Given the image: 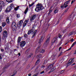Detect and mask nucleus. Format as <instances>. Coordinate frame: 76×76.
Here are the masks:
<instances>
[{
  "mask_svg": "<svg viewBox=\"0 0 76 76\" xmlns=\"http://www.w3.org/2000/svg\"><path fill=\"white\" fill-rule=\"evenodd\" d=\"M44 9V7L41 4L39 3L37 5V7L35 8V10L36 12H39L40 10H42Z\"/></svg>",
  "mask_w": 76,
  "mask_h": 76,
  "instance_id": "obj_1",
  "label": "nucleus"
},
{
  "mask_svg": "<svg viewBox=\"0 0 76 76\" xmlns=\"http://www.w3.org/2000/svg\"><path fill=\"white\" fill-rule=\"evenodd\" d=\"M37 32V30H35L34 27H33L32 28L31 30H29L28 31L27 34L28 35H29L30 34H32L33 36L32 38H34V37H35V34H36Z\"/></svg>",
  "mask_w": 76,
  "mask_h": 76,
  "instance_id": "obj_2",
  "label": "nucleus"
},
{
  "mask_svg": "<svg viewBox=\"0 0 76 76\" xmlns=\"http://www.w3.org/2000/svg\"><path fill=\"white\" fill-rule=\"evenodd\" d=\"M20 47L21 48H23V47L25 45V44H26V42L25 41H22L20 42Z\"/></svg>",
  "mask_w": 76,
  "mask_h": 76,
  "instance_id": "obj_3",
  "label": "nucleus"
},
{
  "mask_svg": "<svg viewBox=\"0 0 76 76\" xmlns=\"http://www.w3.org/2000/svg\"><path fill=\"white\" fill-rule=\"evenodd\" d=\"M50 35H48L47 37V38H48L47 39L46 41V42L45 43V45H47L49 43V42H50Z\"/></svg>",
  "mask_w": 76,
  "mask_h": 76,
  "instance_id": "obj_4",
  "label": "nucleus"
},
{
  "mask_svg": "<svg viewBox=\"0 0 76 76\" xmlns=\"http://www.w3.org/2000/svg\"><path fill=\"white\" fill-rule=\"evenodd\" d=\"M53 67V65L50 64L48 66H47V68L46 69V70L48 71L49 70H50L51 68H52Z\"/></svg>",
  "mask_w": 76,
  "mask_h": 76,
  "instance_id": "obj_5",
  "label": "nucleus"
},
{
  "mask_svg": "<svg viewBox=\"0 0 76 76\" xmlns=\"http://www.w3.org/2000/svg\"><path fill=\"white\" fill-rule=\"evenodd\" d=\"M36 17H37V15H32V16H31L30 18V21H32V20H34L36 18Z\"/></svg>",
  "mask_w": 76,
  "mask_h": 76,
  "instance_id": "obj_6",
  "label": "nucleus"
},
{
  "mask_svg": "<svg viewBox=\"0 0 76 76\" xmlns=\"http://www.w3.org/2000/svg\"><path fill=\"white\" fill-rule=\"evenodd\" d=\"M23 20H20L17 24L18 26H22V25L23 24Z\"/></svg>",
  "mask_w": 76,
  "mask_h": 76,
  "instance_id": "obj_7",
  "label": "nucleus"
},
{
  "mask_svg": "<svg viewBox=\"0 0 76 76\" xmlns=\"http://www.w3.org/2000/svg\"><path fill=\"white\" fill-rule=\"evenodd\" d=\"M3 35L4 38L5 37V38H6V37L7 36V32L6 30L4 31L3 32Z\"/></svg>",
  "mask_w": 76,
  "mask_h": 76,
  "instance_id": "obj_8",
  "label": "nucleus"
},
{
  "mask_svg": "<svg viewBox=\"0 0 76 76\" xmlns=\"http://www.w3.org/2000/svg\"><path fill=\"white\" fill-rule=\"evenodd\" d=\"M4 6V2L2 1H0V7H3Z\"/></svg>",
  "mask_w": 76,
  "mask_h": 76,
  "instance_id": "obj_9",
  "label": "nucleus"
},
{
  "mask_svg": "<svg viewBox=\"0 0 76 76\" xmlns=\"http://www.w3.org/2000/svg\"><path fill=\"white\" fill-rule=\"evenodd\" d=\"M11 8L10 6L8 7L5 11V12H9L11 10Z\"/></svg>",
  "mask_w": 76,
  "mask_h": 76,
  "instance_id": "obj_10",
  "label": "nucleus"
},
{
  "mask_svg": "<svg viewBox=\"0 0 76 76\" xmlns=\"http://www.w3.org/2000/svg\"><path fill=\"white\" fill-rule=\"evenodd\" d=\"M22 39V37H18V39L17 40V42H18V44L17 45H19V44L20 43V41H21V40Z\"/></svg>",
  "mask_w": 76,
  "mask_h": 76,
  "instance_id": "obj_11",
  "label": "nucleus"
},
{
  "mask_svg": "<svg viewBox=\"0 0 76 76\" xmlns=\"http://www.w3.org/2000/svg\"><path fill=\"white\" fill-rule=\"evenodd\" d=\"M16 22H13L12 23V28H16Z\"/></svg>",
  "mask_w": 76,
  "mask_h": 76,
  "instance_id": "obj_12",
  "label": "nucleus"
},
{
  "mask_svg": "<svg viewBox=\"0 0 76 76\" xmlns=\"http://www.w3.org/2000/svg\"><path fill=\"white\" fill-rule=\"evenodd\" d=\"M29 22V20H26L24 22V23L23 24V27H25V26L26 25L27 23H28Z\"/></svg>",
  "mask_w": 76,
  "mask_h": 76,
  "instance_id": "obj_13",
  "label": "nucleus"
},
{
  "mask_svg": "<svg viewBox=\"0 0 76 76\" xmlns=\"http://www.w3.org/2000/svg\"><path fill=\"white\" fill-rule=\"evenodd\" d=\"M57 38H54L52 40V44H53V43H54L57 41Z\"/></svg>",
  "mask_w": 76,
  "mask_h": 76,
  "instance_id": "obj_14",
  "label": "nucleus"
},
{
  "mask_svg": "<svg viewBox=\"0 0 76 76\" xmlns=\"http://www.w3.org/2000/svg\"><path fill=\"white\" fill-rule=\"evenodd\" d=\"M74 61H75L74 60L73 58L70 59V60H69V62L71 63V64L72 63H73Z\"/></svg>",
  "mask_w": 76,
  "mask_h": 76,
  "instance_id": "obj_15",
  "label": "nucleus"
},
{
  "mask_svg": "<svg viewBox=\"0 0 76 76\" xmlns=\"http://www.w3.org/2000/svg\"><path fill=\"white\" fill-rule=\"evenodd\" d=\"M64 70H63L61 71H60L58 72V76H59V75H61V74H62V73H64Z\"/></svg>",
  "mask_w": 76,
  "mask_h": 76,
  "instance_id": "obj_16",
  "label": "nucleus"
},
{
  "mask_svg": "<svg viewBox=\"0 0 76 76\" xmlns=\"http://www.w3.org/2000/svg\"><path fill=\"white\" fill-rule=\"evenodd\" d=\"M6 21L7 23H9L10 20H9V17H7L6 18Z\"/></svg>",
  "mask_w": 76,
  "mask_h": 76,
  "instance_id": "obj_17",
  "label": "nucleus"
},
{
  "mask_svg": "<svg viewBox=\"0 0 76 76\" xmlns=\"http://www.w3.org/2000/svg\"><path fill=\"white\" fill-rule=\"evenodd\" d=\"M41 44H39V45L38 46V47L37 48V49L36 51V52L37 51H38V50H39V48H41Z\"/></svg>",
  "mask_w": 76,
  "mask_h": 76,
  "instance_id": "obj_18",
  "label": "nucleus"
},
{
  "mask_svg": "<svg viewBox=\"0 0 76 76\" xmlns=\"http://www.w3.org/2000/svg\"><path fill=\"white\" fill-rule=\"evenodd\" d=\"M28 11V7H27L26 8V9L25 10L24 12V13L25 14V15H26V14Z\"/></svg>",
  "mask_w": 76,
  "mask_h": 76,
  "instance_id": "obj_19",
  "label": "nucleus"
},
{
  "mask_svg": "<svg viewBox=\"0 0 76 76\" xmlns=\"http://www.w3.org/2000/svg\"><path fill=\"white\" fill-rule=\"evenodd\" d=\"M9 7H11V9H13V8H14V7H15V6H14V4H13V3L11 4L10 5Z\"/></svg>",
  "mask_w": 76,
  "mask_h": 76,
  "instance_id": "obj_20",
  "label": "nucleus"
},
{
  "mask_svg": "<svg viewBox=\"0 0 76 76\" xmlns=\"http://www.w3.org/2000/svg\"><path fill=\"white\" fill-rule=\"evenodd\" d=\"M39 51L40 53H44L45 52V50L42 49H41V50H39Z\"/></svg>",
  "mask_w": 76,
  "mask_h": 76,
  "instance_id": "obj_21",
  "label": "nucleus"
},
{
  "mask_svg": "<svg viewBox=\"0 0 76 76\" xmlns=\"http://www.w3.org/2000/svg\"><path fill=\"white\" fill-rule=\"evenodd\" d=\"M68 6V4H66V3L65 2L64 4V8H66Z\"/></svg>",
  "mask_w": 76,
  "mask_h": 76,
  "instance_id": "obj_22",
  "label": "nucleus"
},
{
  "mask_svg": "<svg viewBox=\"0 0 76 76\" xmlns=\"http://www.w3.org/2000/svg\"><path fill=\"white\" fill-rule=\"evenodd\" d=\"M6 25V23L5 22H4L2 23V26L3 27L5 26Z\"/></svg>",
  "mask_w": 76,
  "mask_h": 76,
  "instance_id": "obj_23",
  "label": "nucleus"
},
{
  "mask_svg": "<svg viewBox=\"0 0 76 76\" xmlns=\"http://www.w3.org/2000/svg\"><path fill=\"white\" fill-rule=\"evenodd\" d=\"M42 38H41L39 40V44H40V43H41V42H42V41L44 40L43 38L42 39H41Z\"/></svg>",
  "mask_w": 76,
  "mask_h": 76,
  "instance_id": "obj_24",
  "label": "nucleus"
},
{
  "mask_svg": "<svg viewBox=\"0 0 76 76\" xmlns=\"http://www.w3.org/2000/svg\"><path fill=\"white\" fill-rule=\"evenodd\" d=\"M58 12V11L57 9H55L54 10V13H57Z\"/></svg>",
  "mask_w": 76,
  "mask_h": 76,
  "instance_id": "obj_25",
  "label": "nucleus"
},
{
  "mask_svg": "<svg viewBox=\"0 0 76 76\" xmlns=\"http://www.w3.org/2000/svg\"><path fill=\"white\" fill-rule=\"evenodd\" d=\"M55 69H56V67H54L53 69H52V71H51L50 72H49L48 73L49 74H50V73H51V72H53V71H54V70H55Z\"/></svg>",
  "mask_w": 76,
  "mask_h": 76,
  "instance_id": "obj_26",
  "label": "nucleus"
},
{
  "mask_svg": "<svg viewBox=\"0 0 76 76\" xmlns=\"http://www.w3.org/2000/svg\"><path fill=\"white\" fill-rule=\"evenodd\" d=\"M19 7H17L16 8H14V10H15V11H16L17 10H18V9H19Z\"/></svg>",
  "mask_w": 76,
  "mask_h": 76,
  "instance_id": "obj_27",
  "label": "nucleus"
},
{
  "mask_svg": "<svg viewBox=\"0 0 76 76\" xmlns=\"http://www.w3.org/2000/svg\"><path fill=\"white\" fill-rule=\"evenodd\" d=\"M76 44V41L72 45L71 47H73Z\"/></svg>",
  "mask_w": 76,
  "mask_h": 76,
  "instance_id": "obj_28",
  "label": "nucleus"
},
{
  "mask_svg": "<svg viewBox=\"0 0 76 76\" xmlns=\"http://www.w3.org/2000/svg\"><path fill=\"white\" fill-rule=\"evenodd\" d=\"M71 64H72L70 62H69H69H68V64H67V66H69Z\"/></svg>",
  "mask_w": 76,
  "mask_h": 76,
  "instance_id": "obj_29",
  "label": "nucleus"
},
{
  "mask_svg": "<svg viewBox=\"0 0 76 76\" xmlns=\"http://www.w3.org/2000/svg\"><path fill=\"white\" fill-rule=\"evenodd\" d=\"M70 7H68V8L66 9L65 11V12L66 13L67 12V11L69 10V9Z\"/></svg>",
  "mask_w": 76,
  "mask_h": 76,
  "instance_id": "obj_30",
  "label": "nucleus"
},
{
  "mask_svg": "<svg viewBox=\"0 0 76 76\" xmlns=\"http://www.w3.org/2000/svg\"><path fill=\"white\" fill-rule=\"evenodd\" d=\"M70 0H69L68 1H67L65 2V3H66V4H69V3H70Z\"/></svg>",
  "mask_w": 76,
  "mask_h": 76,
  "instance_id": "obj_31",
  "label": "nucleus"
},
{
  "mask_svg": "<svg viewBox=\"0 0 76 76\" xmlns=\"http://www.w3.org/2000/svg\"><path fill=\"white\" fill-rule=\"evenodd\" d=\"M73 32H71L68 35L69 36H70L71 35H73Z\"/></svg>",
  "mask_w": 76,
  "mask_h": 76,
  "instance_id": "obj_32",
  "label": "nucleus"
},
{
  "mask_svg": "<svg viewBox=\"0 0 76 76\" xmlns=\"http://www.w3.org/2000/svg\"><path fill=\"white\" fill-rule=\"evenodd\" d=\"M38 74H39V73H37L35 75H33L32 76H38Z\"/></svg>",
  "mask_w": 76,
  "mask_h": 76,
  "instance_id": "obj_33",
  "label": "nucleus"
},
{
  "mask_svg": "<svg viewBox=\"0 0 76 76\" xmlns=\"http://www.w3.org/2000/svg\"><path fill=\"white\" fill-rule=\"evenodd\" d=\"M39 63V60H37L36 63L35 64H38Z\"/></svg>",
  "mask_w": 76,
  "mask_h": 76,
  "instance_id": "obj_34",
  "label": "nucleus"
},
{
  "mask_svg": "<svg viewBox=\"0 0 76 76\" xmlns=\"http://www.w3.org/2000/svg\"><path fill=\"white\" fill-rule=\"evenodd\" d=\"M24 36L25 38H27L28 37V35L26 34H25Z\"/></svg>",
  "mask_w": 76,
  "mask_h": 76,
  "instance_id": "obj_35",
  "label": "nucleus"
},
{
  "mask_svg": "<svg viewBox=\"0 0 76 76\" xmlns=\"http://www.w3.org/2000/svg\"><path fill=\"white\" fill-rule=\"evenodd\" d=\"M1 31H2V27L1 26H0V32H1Z\"/></svg>",
  "mask_w": 76,
  "mask_h": 76,
  "instance_id": "obj_36",
  "label": "nucleus"
},
{
  "mask_svg": "<svg viewBox=\"0 0 76 76\" xmlns=\"http://www.w3.org/2000/svg\"><path fill=\"white\" fill-rule=\"evenodd\" d=\"M29 49H28L26 51V52H25V54H28V52H29Z\"/></svg>",
  "mask_w": 76,
  "mask_h": 76,
  "instance_id": "obj_37",
  "label": "nucleus"
},
{
  "mask_svg": "<svg viewBox=\"0 0 76 76\" xmlns=\"http://www.w3.org/2000/svg\"><path fill=\"white\" fill-rule=\"evenodd\" d=\"M3 19V16L1 15H0V20H1V19Z\"/></svg>",
  "mask_w": 76,
  "mask_h": 76,
  "instance_id": "obj_38",
  "label": "nucleus"
},
{
  "mask_svg": "<svg viewBox=\"0 0 76 76\" xmlns=\"http://www.w3.org/2000/svg\"><path fill=\"white\" fill-rule=\"evenodd\" d=\"M34 5V3H32V4H29V7H32V6H33Z\"/></svg>",
  "mask_w": 76,
  "mask_h": 76,
  "instance_id": "obj_39",
  "label": "nucleus"
},
{
  "mask_svg": "<svg viewBox=\"0 0 76 76\" xmlns=\"http://www.w3.org/2000/svg\"><path fill=\"white\" fill-rule=\"evenodd\" d=\"M32 55H33V54L32 53H31L30 54V55H29L28 56V57H29H29H31V56H32Z\"/></svg>",
  "mask_w": 76,
  "mask_h": 76,
  "instance_id": "obj_40",
  "label": "nucleus"
},
{
  "mask_svg": "<svg viewBox=\"0 0 76 76\" xmlns=\"http://www.w3.org/2000/svg\"><path fill=\"white\" fill-rule=\"evenodd\" d=\"M61 41H62V40H61V41H60V42L59 43V45H61V44H62V42Z\"/></svg>",
  "mask_w": 76,
  "mask_h": 76,
  "instance_id": "obj_41",
  "label": "nucleus"
},
{
  "mask_svg": "<svg viewBox=\"0 0 76 76\" xmlns=\"http://www.w3.org/2000/svg\"><path fill=\"white\" fill-rule=\"evenodd\" d=\"M51 12H52V10H50L48 13V15H50L51 13Z\"/></svg>",
  "mask_w": 76,
  "mask_h": 76,
  "instance_id": "obj_42",
  "label": "nucleus"
},
{
  "mask_svg": "<svg viewBox=\"0 0 76 76\" xmlns=\"http://www.w3.org/2000/svg\"><path fill=\"white\" fill-rule=\"evenodd\" d=\"M1 45V37L0 35V47Z\"/></svg>",
  "mask_w": 76,
  "mask_h": 76,
  "instance_id": "obj_43",
  "label": "nucleus"
},
{
  "mask_svg": "<svg viewBox=\"0 0 76 76\" xmlns=\"http://www.w3.org/2000/svg\"><path fill=\"white\" fill-rule=\"evenodd\" d=\"M17 17L18 18H19V17H20V15L18 14H17Z\"/></svg>",
  "mask_w": 76,
  "mask_h": 76,
  "instance_id": "obj_44",
  "label": "nucleus"
},
{
  "mask_svg": "<svg viewBox=\"0 0 76 76\" xmlns=\"http://www.w3.org/2000/svg\"><path fill=\"white\" fill-rule=\"evenodd\" d=\"M47 63V60H45L44 62V64H46Z\"/></svg>",
  "mask_w": 76,
  "mask_h": 76,
  "instance_id": "obj_45",
  "label": "nucleus"
},
{
  "mask_svg": "<svg viewBox=\"0 0 76 76\" xmlns=\"http://www.w3.org/2000/svg\"><path fill=\"white\" fill-rule=\"evenodd\" d=\"M74 41V39H71V40L70 41V42H73Z\"/></svg>",
  "mask_w": 76,
  "mask_h": 76,
  "instance_id": "obj_46",
  "label": "nucleus"
},
{
  "mask_svg": "<svg viewBox=\"0 0 76 76\" xmlns=\"http://www.w3.org/2000/svg\"><path fill=\"white\" fill-rule=\"evenodd\" d=\"M58 36L60 38H61V35L60 34H59L58 35Z\"/></svg>",
  "mask_w": 76,
  "mask_h": 76,
  "instance_id": "obj_47",
  "label": "nucleus"
},
{
  "mask_svg": "<svg viewBox=\"0 0 76 76\" xmlns=\"http://www.w3.org/2000/svg\"><path fill=\"white\" fill-rule=\"evenodd\" d=\"M41 38H42V39H41L42 40L43 39H44V38H45V35H44V36H42V37H41Z\"/></svg>",
  "mask_w": 76,
  "mask_h": 76,
  "instance_id": "obj_48",
  "label": "nucleus"
},
{
  "mask_svg": "<svg viewBox=\"0 0 76 76\" xmlns=\"http://www.w3.org/2000/svg\"><path fill=\"white\" fill-rule=\"evenodd\" d=\"M75 0H72L71 1V4H72L74 2H75Z\"/></svg>",
  "mask_w": 76,
  "mask_h": 76,
  "instance_id": "obj_49",
  "label": "nucleus"
},
{
  "mask_svg": "<svg viewBox=\"0 0 76 76\" xmlns=\"http://www.w3.org/2000/svg\"><path fill=\"white\" fill-rule=\"evenodd\" d=\"M53 2V0H50L49 3H52Z\"/></svg>",
  "mask_w": 76,
  "mask_h": 76,
  "instance_id": "obj_50",
  "label": "nucleus"
},
{
  "mask_svg": "<svg viewBox=\"0 0 76 76\" xmlns=\"http://www.w3.org/2000/svg\"><path fill=\"white\" fill-rule=\"evenodd\" d=\"M41 56V54H39V55H37V58H39L40 57V56Z\"/></svg>",
  "mask_w": 76,
  "mask_h": 76,
  "instance_id": "obj_51",
  "label": "nucleus"
},
{
  "mask_svg": "<svg viewBox=\"0 0 76 76\" xmlns=\"http://www.w3.org/2000/svg\"><path fill=\"white\" fill-rule=\"evenodd\" d=\"M62 48V47H60V48H59V51H60V50Z\"/></svg>",
  "mask_w": 76,
  "mask_h": 76,
  "instance_id": "obj_52",
  "label": "nucleus"
},
{
  "mask_svg": "<svg viewBox=\"0 0 76 76\" xmlns=\"http://www.w3.org/2000/svg\"><path fill=\"white\" fill-rule=\"evenodd\" d=\"M3 7H0V12H1V10H2V8Z\"/></svg>",
  "mask_w": 76,
  "mask_h": 76,
  "instance_id": "obj_53",
  "label": "nucleus"
},
{
  "mask_svg": "<svg viewBox=\"0 0 76 76\" xmlns=\"http://www.w3.org/2000/svg\"><path fill=\"white\" fill-rule=\"evenodd\" d=\"M44 73V71H43L42 72H41L40 73V74H42V73Z\"/></svg>",
  "mask_w": 76,
  "mask_h": 76,
  "instance_id": "obj_54",
  "label": "nucleus"
},
{
  "mask_svg": "<svg viewBox=\"0 0 76 76\" xmlns=\"http://www.w3.org/2000/svg\"><path fill=\"white\" fill-rule=\"evenodd\" d=\"M55 6L56 7L57 6L58 4H57V3H56V4H55Z\"/></svg>",
  "mask_w": 76,
  "mask_h": 76,
  "instance_id": "obj_55",
  "label": "nucleus"
},
{
  "mask_svg": "<svg viewBox=\"0 0 76 76\" xmlns=\"http://www.w3.org/2000/svg\"><path fill=\"white\" fill-rule=\"evenodd\" d=\"M58 23H59V19H58V21H57L56 24L57 25V24H58Z\"/></svg>",
  "mask_w": 76,
  "mask_h": 76,
  "instance_id": "obj_56",
  "label": "nucleus"
},
{
  "mask_svg": "<svg viewBox=\"0 0 76 76\" xmlns=\"http://www.w3.org/2000/svg\"><path fill=\"white\" fill-rule=\"evenodd\" d=\"M0 54L1 53H0V60H1V59H2V58L1 57V56Z\"/></svg>",
  "mask_w": 76,
  "mask_h": 76,
  "instance_id": "obj_57",
  "label": "nucleus"
},
{
  "mask_svg": "<svg viewBox=\"0 0 76 76\" xmlns=\"http://www.w3.org/2000/svg\"><path fill=\"white\" fill-rule=\"evenodd\" d=\"M66 29H65V30H63V33H64V32H66Z\"/></svg>",
  "mask_w": 76,
  "mask_h": 76,
  "instance_id": "obj_58",
  "label": "nucleus"
},
{
  "mask_svg": "<svg viewBox=\"0 0 76 76\" xmlns=\"http://www.w3.org/2000/svg\"><path fill=\"white\" fill-rule=\"evenodd\" d=\"M72 46H71V47L68 50V51H69V50H71V49H72Z\"/></svg>",
  "mask_w": 76,
  "mask_h": 76,
  "instance_id": "obj_59",
  "label": "nucleus"
},
{
  "mask_svg": "<svg viewBox=\"0 0 76 76\" xmlns=\"http://www.w3.org/2000/svg\"><path fill=\"white\" fill-rule=\"evenodd\" d=\"M1 51H4V49H1Z\"/></svg>",
  "mask_w": 76,
  "mask_h": 76,
  "instance_id": "obj_60",
  "label": "nucleus"
},
{
  "mask_svg": "<svg viewBox=\"0 0 76 76\" xmlns=\"http://www.w3.org/2000/svg\"><path fill=\"white\" fill-rule=\"evenodd\" d=\"M44 67H45V66H44V65H42V68H44Z\"/></svg>",
  "mask_w": 76,
  "mask_h": 76,
  "instance_id": "obj_61",
  "label": "nucleus"
},
{
  "mask_svg": "<svg viewBox=\"0 0 76 76\" xmlns=\"http://www.w3.org/2000/svg\"><path fill=\"white\" fill-rule=\"evenodd\" d=\"M74 54H76V50L74 53Z\"/></svg>",
  "mask_w": 76,
  "mask_h": 76,
  "instance_id": "obj_62",
  "label": "nucleus"
},
{
  "mask_svg": "<svg viewBox=\"0 0 76 76\" xmlns=\"http://www.w3.org/2000/svg\"><path fill=\"white\" fill-rule=\"evenodd\" d=\"M28 76H31V74L29 73L28 74Z\"/></svg>",
  "mask_w": 76,
  "mask_h": 76,
  "instance_id": "obj_63",
  "label": "nucleus"
},
{
  "mask_svg": "<svg viewBox=\"0 0 76 76\" xmlns=\"http://www.w3.org/2000/svg\"><path fill=\"white\" fill-rule=\"evenodd\" d=\"M17 50V49H14V52H15V51H16Z\"/></svg>",
  "mask_w": 76,
  "mask_h": 76,
  "instance_id": "obj_64",
  "label": "nucleus"
}]
</instances>
